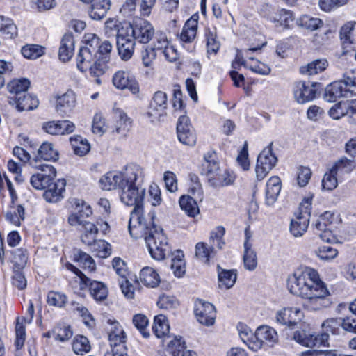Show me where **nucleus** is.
<instances>
[{"mask_svg":"<svg viewBox=\"0 0 356 356\" xmlns=\"http://www.w3.org/2000/svg\"><path fill=\"white\" fill-rule=\"evenodd\" d=\"M289 291L305 299L304 307L310 311H319L332 305L330 293L319 274L310 267L297 268L287 278Z\"/></svg>","mask_w":356,"mask_h":356,"instance_id":"1","label":"nucleus"},{"mask_svg":"<svg viewBox=\"0 0 356 356\" xmlns=\"http://www.w3.org/2000/svg\"><path fill=\"white\" fill-rule=\"evenodd\" d=\"M144 177L143 169L137 164H129L120 171H111L99 179L103 190L121 189L120 200L127 206L134 209L143 204L145 189L137 185Z\"/></svg>","mask_w":356,"mask_h":356,"instance_id":"2","label":"nucleus"},{"mask_svg":"<svg viewBox=\"0 0 356 356\" xmlns=\"http://www.w3.org/2000/svg\"><path fill=\"white\" fill-rule=\"evenodd\" d=\"M143 213V204L133 209L128 225L129 234L133 238L143 237L151 256L156 260L163 259L170 251L167 237L152 220L145 222Z\"/></svg>","mask_w":356,"mask_h":356,"instance_id":"3","label":"nucleus"},{"mask_svg":"<svg viewBox=\"0 0 356 356\" xmlns=\"http://www.w3.org/2000/svg\"><path fill=\"white\" fill-rule=\"evenodd\" d=\"M143 213V204L133 209L128 225L129 234L133 238L143 237L151 256L156 260L163 259L170 251L167 237L152 220L145 222Z\"/></svg>","mask_w":356,"mask_h":356,"instance_id":"4","label":"nucleus"},{"mask_svg":"<svg viewBox=\"0 0 356 356\" xmlns=\"http://www.w3.org/2000/svg\"><path fill=\"white\" fill-rule=\"evenodd\" d=\"M112 46H82L77 56V67L81 72L89 70L99 84L102 76L106 69Z\"/></svg>","mask_w":356,"mask_h":356,"instance_id":"5","label":"nucleus"},{"mask_svg":"<svg viewBox=\"0 0 356 356\" xmlns=\"http://www.w3.org/2000/svg\"><path fill=\"white\" fill-rule=\"evenodd\" d=\"M105 34L110 38L116 37V44H126L134 40V24L124 23L117 25L113 20L108 19L105 23Z\"/></svg>","mask_w":356,"mask_h":356,"instance_id":"6","label":"nucleus"},{"mask_svg":"<svg viewBox=\"0 0 356 356\" xmlns=\"http://www.w3.org/2000/svg\"><path fill=\"white\" fill-rule=\"evenodd\" d=\"M277 158L272 152L271 144L264 148L257 156L255 167L256 178L263 180L270 171L276 165Z\"/></svg>","mask_w":356,"mask_h":356,"instance_id":"7","label":"nucleus"},{"mask_svg":"<svg viewBox=\"0 0 356 356\" xmlns=\"http://www.w3.org/2000/svg\"><path fill=\"white\" fill-rule=\"evenodd\" d=\"M36 168L40 169V172L33 175L30 179V183L33 188L37 190H45L52 182L56 175L55 168L47 164L37 165L31 163Z\"/></svg>","mask_w":356,"mask_h":356,"instance_id":"8","label":"nucleus"},{"mask_svg":"<svg viewBox=\"0 0 356 356\" xmlns=\"http://www.w3.org/2000/svg\"><path fill=\"white\" fill-rule=\"evenodd\" d=\"M207 177L209 185L213 188H221L232 185L236 179L233 172L226 169H221L220 165L207 172Z\"/></svg>","mask_w":356,"mask_h":356,"instance_id":"9","label":"nucleus"},{"mask_svg":"<svg viewBox=\"0 0 356 356\" xmlns=\"http://www.w3.org/2000/svg\"><path fill=\"white\" fill-rule=\"evenodd\" d=\"M312 201L307 199L301 204L302 213L291 221L290 232L295 237L302 236L307 231L309 222V211L311 209Z\"/></svg>","mask_w":356,"mask_h":356,"instance_id":"10","label":"nucleus"},{"mask_svg":"<svg viewBox=\"0 0 356 356\" xmlns=\"http://www.w3.org/2000/svg\"><path fill=\"white\" fill-rule=\"evenodd\" d=\"M329 115L334 120L348 116L349 122L356 124V99L351 101L340 102L329 110Z\"/></svg>","mask_w":356,"mask_h":356,"instance_id":"11","label":"nucleus"},{"mask_svg":"<svg viewBox=\"0 0 356 356\" xmlns=\"http://www.w3.org/2000/svg\"><path fill=\"white\" fill-rule=\"evenodd\" d=\"M177 134L179 140L185 145L193 146L196 143L195 131L189 122V118L181 115L177 124Z\"/></svg>","mask_w":356,"mask_h":356,"instance_id":"12","label":"nucleus"},{"mask_svg":"<svg viewBox=\"0 0 356 356\" xmlns=\"http://www.w3.org/2000/svg\"><path fill=\"white\" fill-rule=\"evenodd\" d=\"M195 314L197 321L206 326L214 324L216 319V309L210 302L198 300L195 305Z\"/></svg>","mask_w":356,"mask_h":356,"instance_id":"13","label":"nucleus"},{"mask_svg":"<svg viewBox=\"0 0 356 356\" xmlns=\"http://www.w3.org/2000/svg\"><path fill=\"white\" fill-rule=\"evenodd\" d=\"M34 316V307L33 302L30 300L26 316L18 317L16 320L15 335L16 339L15 345L17 350L21 349L26 339V331L24 323H31Z\"/></svg>","mask_w":356,"mask_h":356,"instance_id":"14","label":"nucleus"},{"mask_svg":"<svg viewBox=\"0 0 356 356\" xmlns=\"http://www.w3.org/2000/svg\"><path fill=\"white\" fill-rule=\"evenodd\" d=\"M154 34L153 26L147 20L136 18L134 21V40L142 44H147L150 42Z\"/></svg>","mask_w":356,"mask_h":356,"instance_id":"15","label":"nucleus"},{"mask_svg":"<svg viewBox=\"0 0 356 356\" xmlns=\"http://www.w3.org/2000/svg\"><path fill=\"white\" fill-rule=\"evenodd\" d=\"M316 83L307 84L304 81L295 83L293 89V97L298 104H305L313 100L316 97L317 90Z\"/></svg>","mask_w":356,"mask_h":356,"instance_id":"16","label":"nucleus"},{"mask_svg":"<svg viewBox=\"0 0 356 356\" xmlns=\"http://www.w3.org/2000/svg\"><path fill=\"white\" fill-rule=\"evenodd\" d=\"M167 108V95L162 91H157L154 94L149 104L147 115L152 118V121L159 120L161 117L165 115Z\"/></svg>","mask_w":356,"mask_h":356,"instance_id":"17","label":"nucleus"},{"mask_svg":"<svg viewBox=\"0 0 356 356\" xmlns=\"http://www.w3.org/2000/svg\"><path fill=\"white\" fill-rule=\"evenodd\" d=\"M76 103V96L72 90L56 97L55 109L61 117L67 116L74 109Z\"/></svg>","mask_w":356,"mask_h":356,"instance_id":"18","label":"nucleus"},{"mask_svg":"<svg viewBox=\"0 0 356 356\" xmlns=\"http://www.w3.org/2000/svg\"><path fill=\"white\" fill-rule=\"evenodd\" d=\"M303 316L300 309L297 307H284L278 310L275 315L277 323L293 327L300 322Z\"/></svg>","mask_w":356,"mask_h":356,"instance_id":"19","label":"nucleus"},{"mask_svg":"<svg viewBox=\"0 0 356 356\" xmlns=\"http://www.w3.org/2000/svg\"><path fill=\"white\" fill-rule=\"evenodd\" d=\"M74 204L76 211L69 216L68 222L72 226H77L85 222L92 214V211L90 206L82 200L75 199Z\"/></svg>","mask_w":356,"mask_h":356,"instance_id":"20","label":"nucleus"},{"mask_svg":"<svg viewBox=\"0 0 356 356\" xmlns=\"http://www.w3.org/2000/svg\"><path fill=\"white\" fill-rule=\"evenodd\" d=\"M113 83L118 89H129L133 95L140 92L139 85L134 76L124 71H118L113 76Z\"/></svg>","mask_w":356,"mask_h":356,"instance_id":"21","label":"nucleus"},{"mask_svg":"<svg viewBox=\"0 0 356 356\" xmlns=\"http://www.w3.org/2000/svg\"><path fill=\"white\" fill-rule=\"evenodd\" d=\"M8 102L11 105H15L19 111L33 110L39 104L36 97L26 93L19 97H9Z\"/></svg>","mask_w":356,"mask_h":356,"instance_id":"22","label":"nucleus"},{"mask_svg":"<svg viewBox=\"0 0 356 356\" xmlns=\"http://www.w3.org/2000/svg\"><path fill=\"white\" fill-rule=\"evenodd\" d=\"M66 182L65 179H58L56 182H52L46 189L43 197L48 202H58L63 198V193L65 191Z\"/></svg>","mask_w":356,"mask_h":356,"instance_id":"23","label":"nucleus"},{"mask_svg":"<svg viewBox=\"0 0 356 356\" xmlns=\"http://www.w3.org/2000/svg\"><path fill=\"white\" fill-rule=\"evenodd\" d=\"M347 87L343 81H335L328 85L325 90V99L330 102H334L341 97L347 96L349 92Z\"/></svg>","mask_w":356,"mask_h":356,"instance_id":"24","label":"nucleus"},{"mask_svg":"<svg viewBox=\"0 0 356 356\" xmlns=\"http://www.w3.org/2000/svg\"><path fill=\"white\" fill-rule=\"evenodd\" d=\"M281 191V180L277 176L271 177L266 183L265 204L272 206L276 202Z\"/></svg>","mask_w":356,"mask_h":356,"instance_id":"25","label":"nucleus"},{"mask_svg":"<svg viewBox=\"0 0 356 356\" xmlns=\"http://www.w3.org/2000/svg\"><path fill=\"white\" fill-rule=\"evenodd\" d=\"M108 323L111 324V328L108 332V339L111 347L120 345H124L126 341V334L122 326L119 323L108 320Z\"/></svg>","mask_w":356,"mask_h":356,"instance_id":"26","label":"nucleus"},{"mask_svg":"<svg viewBox=\"0 0 356 356\" xmlns=\"http://www.w3.org/2000/svg\"><path fill=\"white\" fill-rule=\"evenodd\" d=\"M197 15H193L186 22L180 34V39L182 42L191 43L193 41L197 33Z\"/></svg>","mask_w":356,"mask_h":356,"instance_id":"27","label":"nucleus"},{"mask_svg":"<svg viewBox=\"0 0 356 356\" xmlns=\"http://www.w3.org/2000/svg\"><path fill=\"white\" fill-rule=\"evenodd\" d=\"M58 159V152L54 148L53 145L44 142L40 146V148L37 151V154L35 156V159L31 163H33V162H35V164H36V163L40 160L55 161Z\"/></svg>","mask_w":356,"mask_h":356,"instance_id":"28","label":"nucleus"},{"mask_svg":"<svg viewBox=\"0 0 356 356\" xmlns=\"http://www.w3.org/2000/svg\"><path fill=\"white\" fill-rule=\"evenodd\" d=\"M110 0H96L91 5L89 10L90 17L95 20L104 18L111 8Z\"/></svg>","mask_w":356,"mask_h":356,"instance_id":"29","label":"nucleus"},{"mask_svg":"<svg viewBox=\"0 0 356 356\" xmlns=\"http://www.w3.org/2000/svg\"><path fill=\"white\" fill-rule=\"evenodd\" d=\"M140 282L147 287L154 288L160 282V277L157 272L151 267L143 268L140 273Z\"/></svg>","mask_w":356,"mask_h":356,"instance_id":"30","label":"nucleus"},{"mask_svg":"<svg viewBox=\"0 0 356 356\" xmlns=\"http://www.w3.org/2000/svg\"><path fill=\"white\" fill-rule=\"evenodd\" d=\"M219 287L229 289L236 282L237 275L236 270H225L218 266Z\"/></svg>","mask_w":356,"mask_h":356,"instance_id":"31","label":"nucleus"},{"mask_svg":"<svg viewBox=\"0 0 356 356\" xmlns=\"http://www.w3.org/2000/svg\"><path fill=\"white\" fill-rule=\"evenodd\" d=\"M0 33L5 39H12L17 35V28L12 19L0 15Z\"/></svg>","mask_w":356,"mask_h":356,"instance_id":"32","label":"nucleus"},{"mask_svg":"<svg viewBox=\"0 0 356 356\" xmlns=\"http://www.w3.org/2000/svg\"><path fill=\"white\" fill-rule=\"evenodd\" d=\"M152 330L158 338L165 337L169 334L170 325L165 316L159 314L154 317Z\"/></svg>","mask_w":356,"mask_h":356,"instance_id":"33","label":"nucleus"},{"mask_svg":"<svg viewBox=\"0 0 356 356\" xmlns=\"http://www.w3.org/2000/svg\"><path fill=\"white\" fill-rule=\"evenodd\" d=\"M30 86V81L27 79H14L8 83L7 88L12 97L22 96L26 93Z\"/></svg>","mask_w":356,"mask_h":356,"instance_id":"34","label":"nucleus"},{"mask_svg":"<svg viewBox=\"0 0 356 356\" xmlns=\"http://www.w3.org/2000/svg\"><path fill=\"white\" fill-rule=\"evenodd\" d=\"M356 22L349 21L344 24L339 30V38L343 44H352L356 42L353 31Z\"/></svg>","mask_w":356,"mask_h":356,"instance_id":"35","label":"nucleus"},{"mask_svg":"<svg viewBox=\"0 0 356 356\" xmlns=\"http://www.w3.org/2000/svg\"><path fill=\"white\" fill-rule=\"evenodd\" d=\"M293 20L292 13L289 10L282 9L274 13L273 16H270V22L275 24V26L277 27L283 26L284 28H287Z\"/></svg>","mask_w":356,"mask_h":356,"instance_id":"36","label":"nucleus"},{"mask_svg":"<svg viewBox=\"0 0 356 356\" xmlns=\"http://www.w3.org/2000/svg\"><path fill=\"white\" fill-rule=\"evenodd\" d=\"M328 63L326 59H318L305 66H302L300 68V72L302 74H316L324 71Z\"/></svg>","mask_w":356,"mask_h":356,"instance_id":"37","label":"nucleus"},{"mask_svg":"<svg viewBox=\"0 0 356 356\" xmlns=\"http://www.w3.org/2000/svg\"><path fill=\"white\" fill-rule=\"evenodd\" d=\"M181 209L190 217H195L200 213L196 201L188 195H183L179 199Z\"/></svg>","mask_w":356,"mask_h":356,"instance_id":"38","label":"nucleus"},{"mask_svg":"<svg viewBox=\"0 0 356 356\" xmlns=\"http://www.w3.org/2000/svg\"><path fill=\"white\" fill-rule=\"evenodd\" d=\"M243 263L248 270H254L257 266L256 252L252 249V244L248 241L244 243Z\"/></svg>","mask_w":356,"mask_h":356,"instance_id":"39","label":"nucleus"},{"mask_svg":"<svg viewBox=\"0 0 356 356\" xmlns=\"http://www.w3.org/2000/svg\"><path fill=\"white\" fill-rule=\"evenodd\" d=\"M296 24L299 27L310 31L317 30L323 26V22L321 19L309 15H302L296 20Z\"/></svg>","mask_w":356,"mask_h":356,"instance_id":"40","label":"nucleus"},{"mask_svg":"<svg viewBox=\"0 0 356 356\" xmlns=\"http://www.w3.org/2000/svg\"><path fill=\"white\" fill-rule=\"evenodd\" d=\"M6 220L15 225L19 226L21 220L24 219V209L22 205L11 206L5 214Z\"/></svg>","mask_w":356,"mask_h":356,"instance_id":"41","label":"nucleus"},{"mask_svg":"<svg viewBox=\"0 0 356 356\" xmlns=\"http://www.w3.org/2000/svg\"><path fill=\"white\" fill-rule=\"evenodd\" d=\"M70 143L76 155L83 156L90 151V144L88 140L80 136L70 138Z\"/></svg>","mask_w":356,"mask_h":356,"instance_id":"42","label":"nucleus"},{"mask_svg":"<svg viewBox=\"0 0 356 356\" xmlns=\"http://www.w3.org/2000/svg\"><path fill=\"white\" fill-rule=\"evenodd\" d=\"M257 339L261 341L263 343H274L277 341V332L272 327L264 325L257 329Z\"/></svg>","mask_w":356,"mask_h":356,"instance_id":"43","label":"nucleus"},{"mask_svg":"<svg viewBox=\"0 0 356 356\" xmlns=\"http://www.w3.org/2000/svg\"><path fill=\"white\" fill-rule=\"evenodd\" d=\"M86 287H89L91 296L96 300H102L105 299L108 294V290L106 285L100 282L91 281L88 284Z\"/></svg>","mask_w":356,"mask_h":356,"instance_id":"44","label":"nucleus"},{"mask_svg":"<svg viewBox=\"0 0 356 356\" xmlns=\"http://www.w3.org/2000/svg\"><path fill=\"white\" fill-rule=\"evenodd\" d=\"M313 226L315 234L318 235L322 241L330 242L332 240V233L326 222L318 218Z\"/></svg>","mask_w":356,"mask_h":356,"instance_id":"45","label":"nucleus"},{"mask_svg":"<svg viewBox=\"0 0 356 356\" xmlns=\"http://www.w3.org/2000/svg\"><path fill=\"white\" fill-rule=\"evenodd\" d=\"M332 168L337 172L341 171L350 173L356 168V159L342 156L334 163Z\"/></svg>","mask_w":356,"mask_h":356,"instance_id":"46","label":"nucleus"},{"mask_svg":"<svg viewBox=\"0 0 356 356\" xmlns=\"http://www.w3.org/2000/svg\"><path fill=\"white\" fill-rule=\"evenodd\" d=\"M72 349L75 354L82 355L88 353L91 349V346L88 338L79 335L76 336L73 340Z\"/></svg>","mask_w":356,"mask_h":356,"instance_id":"47","label":"nucleus"},{"mask_svg":"<svg viewBox=\"0 0 356 356\" xmlns=\"http://www.w3.org/2000/svg\"><path fill=\"white\" fill-rule=\"evenodd\" d=\"M74 260L81 266V267L88 270L90 272H92L95 270L96 264L94 259L88 254L78 251L74 254Z\"/></svg>","mask_w":356,"mask_h":356,"instance_id":"48","label":"nucleus"},{"mask_svg":"<svg viewBox=\"0 0 356 356\" xmlns=\"http://www.w3.org/2000/svg\"><path fill=\"white\" fill-rule=\"evenodd\" d=\"M214 255L213 248L204 242H199L195 245V257L200 260L209 263V259Z\"/></svg>","mask_w":356,"mask_h":356,"instance_id":"49","label":"nucleus"},{"mask_svg":"<svg viewBox=\"0 0 356 356\" xmlns=\"http://www.w3.org/2000/svg\"><path fill=\"white\" fill-rule=\"evenodd\" d=\"M117 120L116 132L124 134L131 127V121L127 115L122 110L115 111Z\"/></svg>","mask_w":356,"mask_h":356,"instance_id":"50","label":"nucleus"},{"mask_svg":"<svg viewBox=\"0 0 356 356\" xmlns=\"http://www.w3.org/2000/svg\"><path fill=\"white\" fill-rule=\"evenodd\" d=\"M186 350L185 342L181 337H175L167 346V351L172 356H180Z\"/></svg>","mask_w":356,"mask_h":356,"instance_id":"51","label":"nucleus"},{"mask_svg":"<svg viewBox=\"0 0 356 356\" xmlns=\"http://www.w3.org/2000/svg\"><path fill=\"white\" fill-rule=\"evenodd\" d=\"M337 173L338 172L332 168L325 173L322 179V188L323 190L332 191L337 187Z\"/></svg>","mask_w":356,"mask_h":356,"instance_id":"52","label":"nucleus"},{"mask_svg":"<svg viewBox=\"0 0 356 356\" xmlns=\"http://www.w3.org/2000/svg\"><path fill=\"white\" fill-rule=\"evenodd\" d=\"M242 341L248 346V348L254 351H257L262 347L263 343L257 339V332L252 333L250 331V336L248 332H240Z\"/></svg>","mask_w":356,"mask_h":356,"instance_id":"53","label":"nucleus"},{"mask_svg":"<svg viewBox=\"0 0 356 356\" xmlns=\"http://www.w3.org/2000/svg\"><path fill=\"white\" fill-rule=\"evenodd\" d=\"M177 253L171 260L170 266L175 275L181 277L185 274V262L182 259L184 257L182 252L178 250Z\"/></svg>","mask_w":356,"mask_h":356,"instance_id":"54","label":"nucleus"},{"mask_svg":"<svg viewBox=\"0 0 356 356\" xmlns=\"http://www.w3.org/2000/svg\"><path fill=\"white\" fill-rule=\"evenodd\" d=\"M22 54L27 59H36L44 54L43 46H22Z\"/></svg>","mask_w":356,"mask_h":356,"instance_id":"55","label":"nucleus"},{"mask_svg":"<svg viewBox=\"0 0 356 356\" xmlns=\"http://www.w3.org/2000/svg\"><path fill=\"white\" fill-rule=\"evenodd\" d=\"M148 322L147 318L143 314H136L133 317L134 325L145 338H148L150 335L149 332L146 330Z\"/></svg>","mask_w":356,"mask_h":356,"instance_id":"56","label":"nucleus"},{"mask_svg":"<svg viewBox=\"0 0 356 356\" xmlns=\"http://www.w3.org/2000/svg\"><path fill=\"white\" fill-rule=\"evenodd\" d=\"M67 302V297L65 294L56 292L50 291L47 295V303L49 305L62 307Z\"/></svg>","mask_w":356,"mask_h":356,"instance_id":"57","label":"nucleus"},{"mask_svg":"<svg viewBox=\"0 0 356 356\" xmlns=\"http://www.w3.org/2000/svg\"><path fill=\"white\" fill-rule=\"evenodd\" d=\"M338 251L330 245L320 247L316 251L317 256L325 261L332 260L337 256Z\"/></svg>","mask_w":356,"mask_h":356,"instance_id":"58","label":"nucleus"},{"mask_svg":"<svg viewBox=\"0 0 356 356\" xmlns=\"http://www.w3.org/2000/svg\"><path fill=\"white\" fill-rule=\"evenodd\" d=\"M27 251L23 248H19L13 252V263L15 268H23L27 262Z\"/></svg>","mask_w":356,"mask_h":356,"instance_id":"59","label":"nucleus"},{"mask_svg":"<svg viewBox=\"0 0 356 356\" xmlns=\"http://www.w3.org/2000/svg\"><path fill=\"white\" fill-rule=\"evenodd\" d=\"M293 339L300 344L309 347L314 348L315 343H314V335L307 334L305 332H295L293 334Z\"/></svg>","mask_w":356,"mask_h":356,"instance_id":"60","label":"nucleus"},{"mask_svg":"<svg viewBox=\"0 0 356 356\" xmlns=\"http://www.w3.org/2000/svg\"><path fill=\"white\" fill-rule=\"evenodd\" d=\"M93 250L97 252V255L101 258H106L111 253V245L102 240L95 243Z\"/></svg>","mask_w":356,"mask_h":356,"instance_id":"61","label":"nucleus"},{"mask_svg":"<svg viewBox=\"0 0 356 356\" xmlns=\"http://www.w3.org/2000/svg\"><path fill=\"white\" fill-rule=\"evenodd\" d=\"M32 6L38 12L48 11L56 6V0H32Z\"/></svg>","mask_w":356,"mask_h":356,"instance_id":"62","label":"nucleus"},{"mask_svg":"<svg viewBox=\"0 0 356 356\" xmlns=\"http://www.w3.org/2000/svg\"><path fill=\"white\" fill-rule=\"evenodd\" d=\"M340 326H341V318H329L322 324L324 333H327L328 334L329 332L337 334Z\"/></svg>","mask_w":356,"mask_h":356,"instance_id":"63","label":"nucleus"},{"mask_svg":"<svg viewBox=\"0 0 356 356\" xmlns=\"http://www.w3.org/2000/svg\"><path fill=\"white\" fill-rule=\"evenodd\" d=\"M157 305L161 309H170L177 307L179 302L173 296L163 295L159 297Z\"/></svg>","mask_w":356,"mask_h":356,"instance_id":"64","label":"nucleus"}]
</instances>
